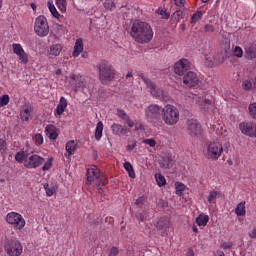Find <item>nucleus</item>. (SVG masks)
Listing matches in <instances>:
<instances>
[{"label":"nucleus","mask_w":256,"mask_h":256,"mask_svg":"<svg viewBox=\"0 0 256 256\" xmlns=\"http://www.w3.org/2000/svg\"><path fill=\"white\" fill-rule=\"evenodd\" d=\"M130 35L136 43H150L153 39V28L147 22L136 20L132 24Z\"/></svg>","instance_id":"obj_1"},{"label":"nucleus","mask_w":256,"mask_h":256,"mask_svg":"<svg viewBox=\"0 0 256 256\" xmlns=\"http://www.w3.org/2000/svg\"><path fill=\"white\" fill-rule=\"evenodd\" d=\"M86 177V185L94 183L95 187H103L109 183L107 175L101 173V170L95 165L87 169Z\"/></svg>","instance_id":"obj_2"},{"label":"nucleus","mask_w":256,"mask_h":256,"mask_svg":"<svg viewBox=\"0 0 256 256\" xmlns=\"http://www.w3.org/2000/svg\"><path fill=\"white\" fill-rule=\"evenodd\" d=\"M229 147H231L229 142L225 143L223 148V144L219 141H210L206 144V157L212 161H217L223 155V151H227Z\"/></svg>","instance_id":"obj_3"},{"label":"nucleus","mask_w":256,"mask_h":256,"mask_svg":"<svg viewBox=\"0 0 256 256\" xmlns=\"http://www.w3.org/2000/svg\"><path fill=\"white\" fill-rule=\"evenodd\" d=\"M161 119L169 127H174L179 123V109L177 107L167 104L163 107Z\"/></svg>","instance_id":"obj_4"},{"label":"nucleus","mask_w":256,"mask_h":256,"mask_svg":"<svg viewBox=\"0 0 256 256\" xmlns=\"http://www.w3.org/2000/svg\"><path fill=\"white\" fill-rule=\"evenodd\" d=\"M141 79L145 83L146 87L150 89L152 97L155 99H160V101H169V94L167 92L157 87V85H155V83H153V81H151L149 78L141 76Z\"/></svg>","instance_id":"obj_5"},{"label":"nucleus","mask_w":256,"mask_h":256,"mask_svg":"<svg viewBox=\"0 0 256 256\" xmlns=\"http://www.w3.org/2000/svg\"><path fill=\"white\" fill-rule=\"evenodd\" d=\"M99 79L103 85L111 83V80L115 78V72L109 63L102 61L98 65Z\"/></svg>","instance_id":"obj_6"},{"label":"nucleus","mask_w":256,"mask_h":256,"mask_svg":"<svg viewBox=\"0 0 256 256\" xmlns=\"http://www.w3.org/2000/svg\"><path fill=\"white\" fill-rule=\"evenodd\" d=\"M162 113L163 107L157 104H150L145 109V117L149 123H152V125H157Z\"/></svg>","instance_id":"obj_7"},{"label":"nucleus","mask_w":256,"mask_h":256,"mask_svg":"<svg viewBox=\"0 0 256 256\" xmlns=\"http://www.w3.org/2000/svg\"><path fill=\"white\" fill-rule=\"evenodd\" d=\"M34 33L38 37H47L49 35V23L43 15L38 16L34 21Z\"/></svg>","instance_id":"obj_8"},{"label":"nucleus","mask_w":256,"mask_h":256,"mask_svg":"<svg viewBox=\"0 0 256 256\" xmlns=\"http://www.w3.org/2000/svg\"><path fill=\"white\" fill-rule=\"evenodd\" d=\"M5 221L19 231L25 227V218L17 212H9L5 217Z\"/></svg>","instance_id":"obj_9"},{"label":"nucleus","mask_w":256,"mask_h":256,"mask_svg":"<svg viewBox=\"0 0 256 256\" xmlns=\"http://www.w3.org/2000/svg\"><path fill=\"white\" fill-rule=\"evenodd\" d=\"M239 130L242 135L256 139V123L251 121H244L239 124Z\"/></svg>","instance_id":"obj_10"},{"label":"nucleus","mask_w":256,"mask_h":256,"mask_svg":"<svg viewBox=\"0 0 256 256\" xmlns=\"http://www.w3.org/2000/svg\"><path fill=\"white\" fill-rule=\"evenodd\" d=\"M8 256H20L23 253V245L17 240L8 242L5 246Z\"/></svg>","instance_id":"obj_11"},{"label":"nucleus","mask_w":256,"mask_h":256,"mask_svg":"<svg viewBox=\"0 0 256 256\" xmlns=\"http://www.w3.org/2000/svg\"><path fill=\"white\" fill-rule=\"evenodd\" d=\"M43 163H45V158L37 154H28V157L24 163V167L27 169H37V167H41Z\"/></svg>","instance_id":"obj_12"},{"label":"nucleus","mask_w":256,"mask_h":256,"mask_svg":"<svg viewBox=\"0 0 256 256\" xmlns=\"http://www.w3.org/2000/svg\"><path fill=\"white\" fill-rule=\"evenodd\" d=\"M187 131L190 137H196L199 139L203 133V129L201 128V124L197 120H188L187 121Z\"/></svg>","instance_id":"obj_13"},{"label":"nucleus","mask_w":256,"mask_h":256,"mask_svg":"<svg viewBox=\"0 0 256 256\" xmlns=\"http://www.w3.org/2000/svg\"><path fill=\"white\" fill-rule=\"evenodd\" d=\"M189 69H191V62H189L187 59H181L174 65V72L180 77H183L189 73Z\"/></svg>","instance_id":"obj_14"},{"label":"nucleus","mask_w":256,"mask_h":256,"mask_svg":"<svg viewBox=\"0 0 256 256\" xmlns=\"http://www.w3.org/2000/svg\"><path fill=\"white\" fill-rule=\"evenodd\" d=\"M183 83L186 87H197L199 85V76L193 71H189L183 76Z\"/></svg>","instance_id":"obj_15"},{"label":"nucleus","mask_w":256,"mask_h":256,"mask_svg":"<svg viewBox=\"0 0 256 256\" xmlns=\"http://www.w3.org/2000/svg\"><path fill=\"white\" fill-rule=\"evenodd\" d=\"M111 131L113 135H118V137H121V135H127V133H129V130L125 126L118 123L112 124Z\"/></svg>","instance_id":"obj_16"},{"label":"nucleus","mask_w":256,"mask_h":256,"mask_svg":"<svg viewBox=\"0 0 256 256\" xmlns=\"http://www.w3.org/2000/svg\"><path fill=\"white\" fill-rule=\"evenodd\" d=\"M72 79H74L75 81V91H85V89L87 88V83L85 82V78H83L82 76L76 75L73 76Z\"/></svg>","instance_id":"obj_17"},{"label":"nucleus","mask_w":256,"mask_h":256,"mask_svg":"<svg viewBox=\"0 0 256 256\" xmlns=\"http://www.w3.org/2000/svg\"><path fill=\"white\" fill-rule=\"evenodd\" d=\"M244 57L249 61L256 59V44H250L249 46L245 47Z\"/></svg>","instance_id":"obj_18"},{"label":"nucleus","mask_w":256,"mask_h":256,"mask_svg":"<svg viewBox=\"0 0 256 256\" xmlns=\"http://www.w3.org/2000/svg\"><path fill=\"white\" fill-rule=\"evenodd\" d=\"M83 39L78 38L74 45V51L72 53L73 57H77L78 55H81L83 53Z\"/></svg>","instance_id":"obj_19"},{"label":"nucleus","mask_w":256,"mask_h":256,"mask_svg":"<svg viewBox=\"0 0 256 256\" xmlns=\"http://www.w3.org/2000/svg\"><path fill=\"white\" fill-rule=\"evenodd\" d=\"M61 51H63V44H53L50 46L49 54L54 57H59V55H61Z\"/></svg>","instance_id":"obj_20"},{"label":"nucleus","mask_w":256,"mask_h":256,"mask_svg":"<svg viewBox=\"0 0 256 256\" xmlns=\"http://www.w3.org/2000/svg\"><path fill=\"white\" fill-rule=\"evenodd\" d=\"M197 103L202 111H209L211 107V100L209 99H203L199 97Z\"/></svg>","instance_id":"obj_21"},{"label":"nucleus","mask_w":256,"mask_h":256,"mask_svg":"<svg viewBox=\"0 0 256 256\" xmlns=\"http://www.w3.org/2000/svg\"><path fill=\"white\" fill-rule=\"evenodd\" d=\"M65 109H67V99H65V97H61L56 108L57 115H63V113H65Z\"/></svg>","instance_id":"obj_22"},{"label":"nucleus","mask_w":256,"mask_h":256,"mask_svg":"<svg viewBox=\"0 0 256 256\" xmlns=\"http://www.w3.org/2000/svg\"><path fill=\"white\" fill-rule=\"evenodd\" d=\"M45 131H46L49 139H52V141H55V139H57V137H59V134L57 133V131L55 130V126H53V125H47L45 128Z\"/></svg>","instance_id":"obj_23"},{"label":"nucleus","mask_w":256,"mask_h":256,"mask_svg":"<svg viewBox=\"0 0 256 256\" xmlns=\"http://www.w3.org/2000/svg\"><path fill=\"white\" fill-rule=\"evenodd\" d=\"M76 150H77V144L75 143V141L67 142L66 143L67 154H65V157H71V155H73Z\"/></svg>","instance_id":"obj_24"},{"label":"nucleus","mask_w":256,"mask_h":256,"mask_svg":"<svg viewBox=\"0 0 256 256\" xmlns=\"http://www.w3.org/2000/svg\"><path fill=\"white\" fill-rule=\"evenodd\" d=\"M235 213L238 217H245V214L247 213V211L245 210V201L240 202L236 206Z\"/></svg>","instance_id":"obj_25"},{"label":"nucleus","mask_w":256,"mask_h":256,"mask_svg":"<svg viewBox=\"0 0 256 256\" xmlns=\"http://www.w3.org/2000/svg\"><path fill=\"white\" fill-rule=\"evenodd\" d=\"M196 223L199 227H205V225H207V223H209V215L200 214L196 218Z\"/></svg>","instance_id":"obj_26"},{"label":"nucleus","mask_w":256,"mask_h":256,"mask_svg":"<svg viewBox=\"0 0 256 256\" xmlns=\"http://www.w3.org/2000/svg\"><path fill=\"white\" fill-rule=\"evenodd\" d=\"M102 137H103V122L99 121L95 129V139L96 141H101Z\"/></svg>","instance_id":"obj_27"},{"label":"nucleus","mask_w":256,"mask_h":256,"mask_svg":"<svg viewBox=\"0 0 256 256\" xmlns=\"http://www.w3.org/2000/svg\"><path fill=\"white\" fill-rule=\"evenodd\" d=\"M169 227V220L166 218H160L156 223V228L161 231L162 229H167Z\"/></svg>","instance_id":"obj_28"},{"label":"nucleus","mask_w":256,"mask_h":256,"mask_svg":"<svg viewBox=\"0 0 256 256\" xmlns=\"http://www.w3.org/2000/svg\"><path fill=\"white\" fill-rule=\"evenodd\" d=\"M29 157V153H25V152H18L15 155V159L18 163H24L25 165V161H27V158Z\"/></svg>","instance_id":"obj_29"},{"label":"nucleus","mask_w":256,"mask_h":256,"mask_svg":"<svg viewBox=\"0 0 256 256\" xmlns=\"http://www.w3.org/2000/svg\"><path fill=\"white\" fill-rule=\"evenodd\" d=\"M157 15H160L161 19H169L171 17V14L169 11H167V8L159 7L156 10Z\"/></svg>","instance_id":"obj_30"},{"label":"nucleus","mask_w":256,"mask_h":256,"mask_svg":"<svg viewBox=\"0 0 256 256\" xmlns=\"http://www.w3.org/2000/svg\"><path fill=\"white\" fill-rule=\"evenodd\" d=\"M159 165L162 169H169L170 167H173V162L169 158H163L159 161Z\"/></svg>","instance_id":"obj_31"},{"label":"nucleus","mask_w":256,"mask_h":256,"mask_svg":"<svg viewBox=\"0 0 256 256\" xmlns=\"http://www.w3.org/2000/svg\"><path fill=\"white\" fill-rule=\"evenodd\" d=\"M32 110L31 108H26L20 112V116L22 121H29V118L31 117Z\"/></svg>","instance_id":"obj_32"},{"label":"nucleus","mask_w":256,"mask_h":256,"mask_svg":"<svg viewBox=\"0 0 256 256\" xmlns=\"http://www.w3.org/2000/svg\"><path fill=\"white\" fill-rule=\"evenodd\" d=\"M124 169L127 170L130 179H135V170H133V165H131L129 162H125Z\"/></svg>","instance_id":"obj_33"},{"label":"nucleus","mask_w":256,"mask_h":256,"mask_svg":"<svg viewBox=\"0 0 256 256\" xmlns=\"http://www.w3.org/2000/svg\"><path fill=\"white\" fill-rule=\"evenodd\" d=\"M48 9H49L51 15H53V17H55V19H59V12L57 11V8H55V4H53L52 1L48 2Z\"/></svg>","instance_id":"obj_34"},{"label":"nucleus","mask_w":256,"mask_h":256,"mask_svg":"<svg viewBox=\"0 0 256 256\" xmlns=\"http://www.w3.org/2000/svg\"><path fill=\"white\" fill-rule=\"evenodd\" d=\"M56 5L62 13L67 11V0H56Z\"/></svg>","instance_id":"obj_35"},{"label":"nucleus","mask_w":256,"mask_h":256,"mask_svg":"<svg viewBox=\"0 0 256 256\" xmlns=\"http://www.w3.org/2000/svg\"><path fill=\"white\" fill-rule=\"evenodd\" d=\"M155 179H156V183L159 187H164V185L167 183L165 176H163L161 174H156Z\"/></svg>","instance_id":"obj_36"},{"label":"nucleus","mask_w":256,"mask_h":256,"mask_svg":"<svg viewBox=\"0 0 256 256\" xmlns=\"http://www.w3.org/2000/svg\"><path fill=\"white\" fill-rule=\"evenodd\" d=\"M175 189H176V195H179V197H181V195H183V191H185V184L176 182Z\"/></svg>","instance_id":"obj_37"},{"label":"nucleus","mask_w":256,"mask_h":256,"mask_svg":"<svg viewBox=\"0 0 256 256\" xmlns=\"http://www.w3.org/2000/svg\"><path fill=\"white\" fill-rule=\"evenodd\" d=\"M242 88L244 91H251V89H253V82H251V80H244L242 82Z\"/></svg>","instance_id":"obj_38"},{"label":"nucleus","mask_w":256,"mask_h":256,"mask_svg":"<svg viewBox=\"0 0 256 256\" xmlns=\"http://www.w3.org/2000/svg\"><path fill=\"white\" fill-rule=\"evenodd\" d=\"M248 110L250 117H252V119H256V102L250 104Z\"/></svg>","instance_id":"obj_39"},{"label":"nucleus","mask_w":256,"mask_h":256,"mask_svg":"<svg viewBox=\"0 0 256 256\" xmlns=\"http://www.w3.org/2000/svg\"><path fill=\"white\" fill-rule=\"evenodd\" d=\"M12 49H13L15 55H21V53L25 52V50H23V46H21V44H13Z\"/></svg>","instance_id":"obj_40"},{"label":"nucleus","mask_w":256,"mask_h":256,"mask_svg":"<svg viewBox=\"0 0 256 256\" xmlns=\"http://www.w3.org/2000/svg\"><path fill=\"white\" fill-rule=\"evenodd\" d=\"M204 60H205V65L207 67H213V60H214L213 55L211 54L205 55Z\"/></svg>","instance_id":"obj_41"},{"label":"nucleus","mask_w":256,"mask_h":256,"mask_svg":"<svg viewBox=\"0 0 256 256\" xmlns=\"http://www.w3.org/2000/svg\"><path fill=\"white\" fill-rule=\"evenodd\" d=\"M233 53L234 57H238V59H241V57H243V48H241V46H236Z\"/></svg>","instance_id":"obj_42"},{"label":"nucleus","mask_w":256,"mask_h":256,"mask_svg":"<svg viewBox=\"0 0 256 256\" xmlns=\"http://www.w3.org/2000/svg\"><path fill=\"white\" fill-rule=\"evenodd\" d=\"M201 17H203V12L197 11L196 13H194L192 15L191 23H197V21H199V19H201Z\"/></svg>","instance_id":"obj_43"},{"label":"nucleus","mask_w":256,"mask_h":256,"mask_svg":"<svg viewBox=\"0 0 256 256\" xmlns=\"http://www.w3.org/2000/svg\"><path fill=\"white\" fill-rule=\"evenodd\" d=\"M105 9H109V11H113L115 9V2L113 0H106L104 2Z\"/></svg>","instance_id":"obj_44"},{"label":"nucleus","mask_w":256,"mask_h":256,"mask_svg":"<svg viewBox=\"0 0 256 256\" xmlns=\"http://www.w3.org/2000/svg\"><path fill=\"white\" fill-rule=\"evenodd\" d=\"M18 56H19V60L24 65H27V63H29V57L27 56V53L23 52V53L18 54Z\"/></svg>","instance_id":"obj_45"},{"label":"nucleus","mask_w":256,"mask_h":256,"mask_svg":"<svg viewBox=\"0 0 256 256\" xmlns=\"http://www.w3.org/2000/svg\"><path fill=\"white\" fill-rule=\"evenodd\" d=\"M117 116H118L120 119H122L123 121H125V120L129 117V115L127 114V112H125V110H123V109H118V110H117Z\"/></svg>","instance_id":"obj_46"},{"label":"nucleus","mask_w":256,"mask_h":256,"mask_svg":"<svg viewBox=\"0 0 256 256\" xmlns=\"http://www.w3.org/2000/svg\"><path fill=\"white\" fill-rule=\"evenodd\" d=\"M0 153L1 155H5V153H7V143L3 139H0Z\"/></svg>","instance_id":"obj_47"},{"label":"nucleus","mask_w":256,"mask_h":256,"mask_svg":"<svg viewBox=\"0 0 256 256\" xmlns=\"http://www.w3.org/2000/svg\"><path fill=\"white\" fill-rule=\"evenodd\" d=\"M9 105V95H3L0 97V107H5Z\"/></svg>","instance_id":"obj_48"},{"label":"nucleus","mask_w":256,"mask_h":256,"mask_svg":"<svg viewBox=\"0 0 256 256\" xmlns=\"http://www.w3.org/2000/svg\"><path fill=\"white\" fill-rule=\"evenodd\" d=\"M142 143H144L145 145H149V147H155V145H157V142L153 138L144 139Z\"/></svg>","instance_id":"obj_49"},{"label":"nucleus","mask_w":256,"mask_h":256,"mask_svg":"<svg viewBox=\"0 0 256 256\" xmlns=\"http://www.w3.org/2000/svg\"><path fill=\"white\" fill-rule=\"evenodd\" d=\"M217 195H219V192H217V191H210L209 196H208V201L210 203H213V201H215V199H217Z\"/></svg>","instance_id":"obj_50"},{"label":"nucleus","mask_w":256,"mask_h":256,"mask_svg":"<svg viewBox=\"0 0 256 256\" xmlns=\"http://www.w3.org/2000/svg\"><path fill=\"white\" fill-rule=\"evenodd\" d=\"M34 139H35L36 145H43V135L36 134Z\"/></svg>","instance_id":"obj_51"},{"label":"nucleus","mask_w":256,"mask_h":256,"mask_svg":"<svg viewBox=\"0 0 256 256\" xmlns=\"http://www.w3.org/2000/svg\"><path fill=\"white\" fill-rule=\"evenodd\" d=\"M117 255H119V248L113 246V247L110 249V252H109L108 256H117Z\"/></svg>","instance_id":"obj_52"},{"label":"nucleus","mask_w":256,"mask_h":256,"mask_svg":"<svg viewBox=\"0 0 256 256\" xmlns=\"http://www.w3.org/2000/svg\"><path fill=\"white\" fill-rule=\"evenodd\" d=\"M137 147V142L135 140H132L130 144L126 146L127 151H133Z\"/></svg>","instance_id":"obj_53"},{"label":"nucleus","mask_w":256,"mask_h":256,"mask_svg":"<svg viewBox=\"0 0 256 256\" xmlns=\"http://www.w3.org/2000/svg\"><path fill=\"white\" fill-rule=\"evenodd\" d=\"M136 217H137L138 221H141V222L147 221V213L146 212L140 213Z\"/></svg>","instance_id":"obj_54"},{"label":"nucleus","mask_w":256,"mask_h":256,"mask_svg":"<svg viewBox=\"0 0 256 256\" xmlns=\"http://www.w3.org/2000/svg\"><path fill=\"white\" fill-rule=\"evenodd\" d=\"M204 31H206V33H213V31H215V27H213V25L211 24H206L204 27Z\"/></svg>","instance_id":"obj_55"},{"label":"nucleus","mask_w":256,"mask_h":256,"mask_svg":"<svg viewBox=\"0 0 256 256\" xmlns=\"http://www.w3.org/2000/svg\"><path fill=\"white\" fill-rule=\"evenodd\" d=\"M124 121L128 125V127L130 128L135 127V122L131 120V117L128 116Z\"/></svg>","instance_id":"obj_56"},{"label":"nucleus","mask_w":256,"mask_h":256,"mask_svg":"<svg viewBox=\"0 0 256 256\" xmlns=\"http://www.w3.org/2000/svg\"><path fill=\"white\" fill-rule=\"evenodd\" d=\"M124 121L128 125V127L130 128L135 127V122L131 120V117L128 116Z\"/></svg>","instance_id":"obj_57"},{"label":"nucleus","mask_w":256,"mask_h":256,"mask_svg":"<svg viewBox=\"0 0 256 256\" xmlns=\"http://www.w3.org/2000/svg\"><path fill=\"white\" fill-rule=\"evenodd\" d=\"M51 165H52L51 160H48L47 162H45V164L42 167L43 171H49V169H51Z\"/></svg>","instance_id":"obj_58"},{"label":"nucleus","mask_w":256,"mask_h":256,"mask_svg":"<svg viewBox=\"0 0 256 256\" xmlns=\"http://www.w3.org/2000/svg\"><path fill=\"white\" fill-rule=\"evenodd\" d=\"M145 201H146L145 196L139 197L138 199H136L135 205H138V206L143 205V203H145Z\"/></svg>","instance_id":"obj_59"},{"label":"nucleus","mask_w":256,"mask_h":256,"mask_svg":"<svg viewBox=\"0 0 256 256\" xmlns=\"http://www.w3.org/2000/svg\"><path fill=\"white\" fill-rule=\"evenodd\" d=\"M46 195L47 197H53V195H55V188H48L46 190Z\"/></svg>","instance_id":"obj_60"},{"label":"nucleus","mask_w":256,"mask_h":256,"mask_svg":"<svg viewBox=\"0 0 256 256\" xmlns=\"http://www.w3.org/2000/svg\"><path fill=\"white\" fill-rule=\"evenodd\" d=\"M174 3L177 7H184L186 0H174Z\"/></svg>","instance_id":"obj_61"},{"label":"nucleus","mask_w":256,"mask_h":256,"mask_svg":"<svg viewBox=\"0 0 256 256\" xmlns=\"http://www.w3.org/2000/svg\"><path fill=\"white\" fill-rule=\"evenodd\" d=\"M249 237H251V239H256V228L252 230V232L249 234Z\"/></svg>","instance_id":"obj_62"},{"label":"nucleus","mask_w":256,"mask_h":256,"mask_svg":"<svg viewBox=\"0 0 256 256\" xmlns=\"http://www.w3.org/2000/svg\"><path fill=\"white\" fill-rule=\"evenodd\" d=\"M223 249H231V243L225 242L222 245Z\"/></svg>","instance_id":"obj_63"},{"label":"nucleus","mask_w":256,"mask_h":256,"mask_svg":"<svg viewBox=\"0 0 256 256\" xmlns=\"http://www.w3.org/2000/svg\"><path fill=\"white\" fill-rule=\"evenodd\" d=\"M187 256H195V252L193 250H188Z\"/></svg>","instance_id":"obj_64"}]
</instances>
